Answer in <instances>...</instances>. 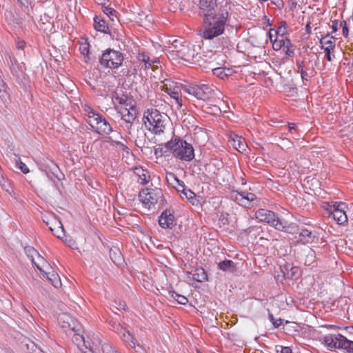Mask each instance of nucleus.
I'll return each mask as SVG.
<instances>
[{
  "instance_id": "obj_18",
  "label": "nucleus",
  "mask_w": 353,
  "mask_h": 353,
  "mask_svg": "<svg viewBox=\"0 0 353 353\" xmlns=\"http://www.w3.org/2000/svg\"><path fill=\"white\" fill-rule=\"evenodd\" d=\"M229 143L233 148L241 153L246 151L247 144L245 139L241 136L236 134H231Z\"/></svg>"
},
{
  "instance_id": "obj_43",
  "label": "nucleus",
  "mask_w": 353,
  "mask_h": 353,
  "mask_svg": "<svg viewBox=\"0 0 353 353\" xmlns=\"http://www.w3.org/2000/svg\"><path fill=\"white\" fill-rule=\"evenodd\" d=\"M103 353H121L119 351L115 350L110 345L105 343L101 347Z\"/></svg>"
},
{
  "instance_id": "obj_13",
  "label": "nucleus",
  "mask_w": 353,
  "mask_h": 353,
  "mask_svg": "<svg viewBox=\"0 0 353 353\" xmlns=\"http://www.w3.org/2000/svg\"><path fill=\"white\" fill-rule=\"evenodd\" d=\"M72 341L76 344L79 350V353H94V347L90 345L85 337L79 333H75L72 337Z\"/></svg>"
},
{
  "instance_id": "obj_28",
  "label": "nucleus",
  "mask_w": 353,
  "mask_h": 353,
  "mask_svg": "<svg viewBox=\"0 0 353 353\" xmlns=\"http://www.w3.org/2000/svg\"><path fill=\"white\" fill-rule=\"evenodd\" d=\"M42 274L46 275L49 282L55 288H59L61 283L59 275L52 271V272H46L42 270Z\"/></svg>"
},
{
  "instance_id": "obj_54",
  "label": "nucleus",
  "mask_w": 353,
  "mask_h": 353,
  "mask_svg": "<svg viewBox=\"0 0 353 353\" xmlns=\"http://www.w3.org/2000/svg\"><path fill=\"white\" fill-rule=\"evenodd\" d=\"M14 62H16V60L14 59V61L12 59H10V63H11V65H10V70H11V72L12 73L13 75H16V76H18V72L17 70H16L15 68V66H14Z\"/></svg>"
},
{
  "instance_id": "obj_26",
  "label": "nucleus",
  "mask_w": 353,
  "mask_h": 353,
  "mask_svg": "<svg viewBox=\"0 0 353 353\" xmlns=\"http://www.w3.org/2000/svg\"><path fill=\"white\" fill-rule=\"evenodd\" d=\"M335 42L336 39L333 36H330L329 33H327L325 37L321 38L319 41L321 46L332 49H335Z\"/></svg>"
},
{
  "instance_id": "obj_1",
  "label": "nucleus",
  "mask_w": 353,
  "mask_h": 353,
  "mask_svg": "<svg viewBox=\"0 0 353 353\" xmlns=\"http://www.w3.org/2000/svg\"><path fill=\"white\" fill-rule=\"evenodd\" d=\"M228 19L227 10H220L216 13L205 14L203 38L212 39L223 34Z\"/></svg>"
},
{
  "instance_id": "obj_2",
  "label": "nucleus",
  "mask_w": 353,
  "mask_h": 353,
  "mask_svg": "<svg viewBox=\"0 0 353 353\" xmlns=\"http://www.w3.org/2000/svg\"><path fill=\"white\" fill-rule=\"evenodd\" d=\"M165 148L172 156L183 161H190L194 158L193 146L180 137L172 138L165 144Z\"/></svg>"
},
{
  "instance_id": "obj_60",
  "label": "nucleus",
  "mask_w": 353,
  "mask_h": 353,
  "mask_svg": "<svg viewBox=\"0 0 353 353\" xmlns=\"http://www.w3.org/2000/svg\"><path fill=\"white\" fill-rule=\"evenodd\" d=\"M163 154V148H158L154 149V154L156 156L160 155L161 156Z\"/></svg>"
},
{
  "instance_id": "obj_16",
  "label": "nucleus",
  "mask_w": 353,
  "mask_h": 353,
  "mask_svg": "<svg viewBox=\"0 0 353 353\" xmlns=\"http://www.w3.org/2000/svg\"><path fill=\"white\" fill-rule=\"evenodd\" d=\"M159 223L163 228H172L175 225L174 216L171 210H165L159 217Z\"/></svg>"
},
{
  "instance_id": "obj_42",
  "label": "nucleus",
  "mask_w": 353,
  "mask_h": 353,
  "mask_svg": "<svg viewBox=\"0 0 353 353\" xmlns=\"http://www.w3.org/2000/svg\"><path fill=\"white\" fill-rule=\"evenodd\" d=\"M134 10L133 11L134 14H137V16L135 18L136 20L142 21L143 19V17H144V18L146 21H150V19H148V15L144 16V13L142 11H140V10L139 8L137 9L134 8Z\"/></svg>"
},
{
  "instance_id": "obj_31",
  "label": "nucleus",
  "mask_w": 353,
  "mask_h": 353,
  "mask_svg": "<svg viewBox=\"0 0 353 353\" xmlns=\"http://www.w3.org/2000/svg\"><path fill=\"white\" fill-rule=\"evenodd\" d=\"M110 256L112 261V262L116 265H119L123 261V257L120 251L115 249H110Z\"/></svg>"
},
{
  "instance_id": "obj_62",
  "label": "nucleus",
  "mask_w": 353,
  "mask_h": 353,
  "mask_svg": "<svg viewBox=\"0 0 353 353\" xmlns=\"http://www.w3.org/2000/svg\"><path fill=\"white\" fill-rule=\"evenodd\" d=\"M213 73H214V74L221 75V74L222 73L221 72V68H218L214 69L213 70Z\"/></svg>"
},
{
  "instance_id": "obj_35",
  "label": "nucleus",
  "mask_w": 353,
  "mask_h": 353,
  "mask_svg": "<svg viewBox=\"0 0 353 353\" xmlns=\"http://www.w3.org/2000/svg\"><path fill=\"white\" fill-rule=\"evenodd\" d=\"M312 236V231L307 229H302L299 233L300 241L303 243H309Z\"/></svg>"
},
{
  "instance_id": "obj_9",
  "label": "nucleus",
  "mask_w": 353,
  "mask_h": 353,
  "mask_svg": "<svg viewBox=\"0 0 353 353\" xmlns=\"http://www.w3.org/2000/svg\"><path fill=\"white\" fill-rule=\"evenodd\" d=\"M185 90L196 99L203 101L209 99L214 92V90L206 84H192L186 86Z\"/></svg>"
},
{
  "instance_id": "obj_37",
  "label": "nucleus",
  "mask_w": 353,
  "mask_h": 353,
  "mask_svg": "<svg viewBox=\"0 0 353 353\" xmlns=\"http://www.w3.org/2000/svg\"><path fill=\"white\" fill-rule=\"evenodd\" d=\"M192 277L194 280L198 282H203L208 280V275L203 269L197 270V271L193 274Z\"/></svg>"
},
{
  "instance_id": "obj_44",
  "label": "nucleus",
  "mask_w": 353,
  "mask_h": 353,
  "mask_svg": "<svg viewBox=\"0 0 353 353\" xmlns=\"http://www.w3.org/2000/svg\"><path fill=\"white\" fill-rule=\"evenodd\" d=\"M27 349L31 350L30 353H45L42 351L39 347L35 345L34 343H31L30 344H27Z\"/></svg>"
},
{
  "instance_id": "obj_52",
  "label": "nucleus",
  "mask_w": 353,
  "mask_h": 353,
  "mask_svg": "<svg viewBox=\"0 0 353 353\" xmlns=\"http://www.w3.org/2000/svg\"><path fill=\"white\" fill-rule=\"evenodd\" d=\"M18 2L24 8H28L32 3V0H17Z\"/></svg>"
},
{
  "instance_id": "obj_25",
  "label": "nucleus",
  "mask_w": 353,
  "mask_h": 353,
  "mask_svg": "<svg viewBox=\"0 0 353 353\" xmlns=\"http://www.w3.org/2000/svg\"><path fill=\"white\" fill-rule=\"evenodd\" d=\"M94 26L96 30L103 33H108L109 30L107 22L104 19H100L99 17H94Z\"/></svg>"
},
{
  "instance_id": "obj_32",
  "label": "nucleus",
  "mask_w": 353,
  "mask_h": 353,
  "mask_svg": "<svg viewBox=\"0 0 353 353\" xmlns=\"http://www.w3.org/2000/svg\"><path fill=\"white\" fill-rule=\"evenodd\" d=\"M304 263L305 265L307 266L314 265V263H316V255L315 252L313 250H308L307 254H305Z\"/></svg>"
},
{
  "instance_id": "obj_39",
  "label": "nucleus",
  "mask_w": 353,
  "mask_h": 353,
  "mask_svg": "<svg viewBox=\"0 0 353 353\" xmlns=\"http://www.w3.org/2000/svg\"><path fill=\"white\" fill-rule=\"evenodd\" d=\"M103 11L112 21H114V18H117V12L111 7L105 6L103 8Z\"/></svg>"
},
{
  "instance_id": "obj_14",
  "label": "nucleus",
  "mask_w": 353,
  "mask_h": 353,
  "mask_svg": "<svg viewBox=\"0 0 353 353\" xmlns=\"http://www.w3.org/2000/svg\"><path fill=\"white\" fill-rule=\"evenodd\" d=\"M116 332L120 335L128 350H130L132 347H134V345L138 341L129 330H127L120 325H118L116 327Z\"/></svg>"
},
{
  "instance_id": "obj_3",
  "label": "nucleus",
  "mask_w": 353,
  "mask_h": 353,
  "mask_svg": "<svg viewBox=\"0 0 353 353\" xmlns=\"http://www.w3.org/2000/svg\"><path fill=\"white\" fill-rule=\"evenodd\" d=\"M143 120L146 128L155 134L163 133L168 122L166 114L154 108L144 112Z\"/></svg>"
},
{
  "instance_id": "obj_64",
  "label": "nucleus",
  "mask_w": 353,
  "mask_h": 353,
  "mask_svg": "<svg viewBox=\"0 0 353 353\" xmlns=\"http://www.w3.org/2000/svg\"><path fill=\"white\" fill-rule=\"evenodd\" d=\"M21 23V20L19 18V19H14L13 21H12V24L13 25H20Z\"/></svg>"
},
{
  "instance_id": "obj_34",
  "label": "nucleus",
  "mask_w": 353,
  "mask_h": 353,
  "mask_svg": "<svg viewBox=\"0 0 353 353\" xmlns=\"http://www.w3.org/2000/svg\"><path fill=\"white\" fill-rule=\"evenodd\" d=\"M182 199H187L191 203L194 204L196 194L190 189L186 188L184 192L180 196Z\"/></svg>"
},
{
  "instance_id": "obj_38",
  "label": "nucleus",
  "mask_w": 353,
  "mask_h": 353,
  "mask_svg": "<svg viewBox=\"0 0 353 353\" xmlns=\"http://www.w3.org/2000/svg\"><path fill=\"white\" fill-rule=\"evenodd\" d=\"M79 50L81 51V53L83 56V61L85 63H88L90 58H89V45L88 43H83L80 46Z\"/></svg>"
},
{
  "instance_id": "obj_33",
  "label": "nucleus",
  "mask_w": 353,
  "mask_h": 353,
  "mask_svg": "<svg viewBox=\"0 0 353 353\" xmlns=\"http://www.w3.org/2000/svg\"><path fill=\"white\" fill-rule=\"evenodd\" d=\"M170 176L171 179H173L174 182H176L178 185L177 187H176L177 192L179 193V195L181 196L185 191V190L187 188L183 181L179 180L176 176L173 173H170Z\"/></svg>"
},
{
  "instance_id": "obj_29",
  "label": "nucleus",
  "mask_w": 353,
  "mask_h": 353,
  "mask_svg": "<svg viewBox=\"0 0 353 353\" xmlns=\"http://www.w3.org/2000/svg\"><path fill=\"white\" fill-rule=\"evenodd\" d=\"M137 59L140 63H143L145 70L149 68L157 62L154 59H151L150 57L144 52L139 53L137 56Z\"/></svg>"
},
{
  "instance_id": "obj_53",
  "label": "nucleus",
  "mask_w": 353,
  "mask_h": 353,
  "mask_svg": "<svg viewBox=\"0 0 353 353\" xmlns=\"http://www.w3.org/2000/svg\"><path fill=\"white\" fill-rule=\"evenodd\" d=\"M176 301L179 304L185 305L188 303V300L185 296L180 294L179 296H178Z\"/></svg>"
},
{
  "instance_id": "obj_50",
  "label": "nucleus",
  "mask_w": 353,
  "mask_h": 353,
  "mask_svg": "<svg viewBox=\"0 0 353 353\" xmlns=\"http://www.w3.org/2000/svg\"><path fill=\"white\" fill-rule=\"evenodd\" d=\"M51 163H52V166H50V165H48V166H49L50 170L52 171V174L54 175L59 180L60 179L58 177L57 175H56V172L57 170H59V168L53 161H51Z\"/></svg>"
},
{
  "instance_id": "obj_20",
  "label": "nucleus",
  "mask_w": 353,
  "mask_h": 353,
  "mask_svg": "<svg viewBox=\"0 0 353 353\" xmlns=\"http://www.w3.org/2000/svg\"><path fill=\"white\" fill-rule=\"evenodd\" d=\"M134 174L137 177V182L141 185L148 183L151 179L149 171L142 167H136L134 169Z\"/></svg>"
},
{
  "instance_id": "obj_4",
  "label": "nucleus",
  "mask_w": 353,
  "mask_h": 353,
  "mask_svg": "<svg viewBox=\"0 0 353 353\" xmlns=\"http://www.w3.org/2000/svg\"><path fill=\"white\" fill-rule=\"evenodd\" d=\"M255 216L261 222H265L279 231L292 233L295 231V227L288 226V223L283 219H281L275 212L267 209H259L255 212Z\"/></svg>"
},
{
  "instance_id": "obj_15",
  "label": "nucleus",
  "mask_w": 353,
  "mask_h": 353,
  "mask_svg": "<svg viewBox=\"0 0 353 353\" xmlns=\"http://www.w3.org/2000/svg\"><path fill=\"white\" fill-rule=\"evenodd\" d=\"M59 325L64 329H69L72 332H77V324L76 321L68 313L59 314L57 317Z\"/></svg>"
},
{
  "instance_id": "obj_63",
  "label": "nucleus",
  "mask_w": 353,
  "mask_h": 353,
  "mask_svg": "<svg viewBox=\"0 0 353 353\" xmlns=\"http://www.w3.org/2000/svg\"><path fill=\"white\" fill-rule=\"evenodd\" d=\"M305 32L307 34H310L312 33V30L310 23H307L305 26Z\"/></svg>"
},
{
  "instance_id": "obj_46",
  "label": "nucleus",
  "mask_w": 353,
  "mask_h": 353,
  "mask_svg": "<svg viewBox=\"0 0 353 353\" xmlns=\"http://www.w3.org/2000/svg\"><path fill=\"white\" fill-rule=\"evenodd\" d=\"M321 48L324 50L325 52V57L328 61H332V57L334 58V56H332L331 53L334 51V49L324 48V46H321Z\"/></svg>"
},
{
  "instance_id": "obj_47",
  "label": "nucleus",
  "mask_w": 353,
  "mask_h": 353,
  "mask_svg": "<svg viewBox=\"0 0 353 353\" xmlns=\"http://www.w3.org/2000/svg\"><path fill=\"white\" fill-rule=\"evenodd\" d=\"M207 111L209 113L216 114L221 112V108L216 105H213L207 108Z\"/></svg>"
},
{
  "instance_id": "obj_17",
  "label": "nucleus",
  "mask_w": 353,
  "mask_h": 353,
  "mask_svg": "<svg viewBox=\"0 0 353 353\" xmlns=\"http://www.w3.org/2000/svg\"><path fill=\"white\" fill-rule=\"evenodd\" d=\"M48 226L54 236L59 239L63 238L65 231L60 220L57 219L54 216H52L50 218V225Z\"/></svg>"
},
{
  "instance_id": "obj_11",
  "label": "nucleus",
  "mask_w": 353,
  "mask_h": 353,
  "mask_svg": "<svg viewBox=\"0 0 353 353\" xmlns=\"http://www.w3.org/2000/svg\"><path fill=\"white\" fill-rule=\"evenodd\" d=\"M159 89L168 93L174 99L176 103L181 107L182 105V99L180 97L179 88L176 83L169 79H165L159 85Z\"/></svg>"
},
{
  "instance_id": "obj_22",
  "label": "nucleus",
  "mask_w": 353,
  "mask_h": 353,
  "mask_svg": "<svg viewBox=\"0 0 353 353\" xmlns=\"http://www.w3.org/2000/svg\"><path fill=\"white\" fill-rule=\"evenodd\" d=\"M340 336H341V334H327L325 336L323 342L330 350L339 348V341H341Z\"/></svg>"
},
{
  "instance_id": "obj_30",
  "label": "nucleus",
  "mask_w": 353,
  "mask_h": 353,
  "mask_svg": "<svg viewBox=\"0 0 353 353\" xmlns=\"http://www.w3.org/2000/svg\"><path fill=\"white\" fill-rule=\"evenodd\" d=\"M282 47L285 49V54L288 57H292L294 55L293 46L290 39L285 38L282 44L278 45V48H281Z\"/></svg>"
},
{
  "instance_id": "obj_51",
  "label": "nucleus",
  "mask_w": 353,
  "mask_h": 353,
  "mask_svg": "<svg viewBox=\"0 0 353 353\" xmlns=\"http://www.w3.org/2000/svg\"><path fill=\"white\" fill-rule=\"evenodd\" d=\"M341 26H342V33L345 37L348 36V28L347 26V23L345 21H343L341 23Z\"/></svg>"
},
{
  "instance_id": "obj_10",
  "label": "nucleus",
  "mask_w": 353,
  "mask_h": 353,
  "mask_svg": "<svg viewBox=\"0 0 353 353\" xmlns=\"http://www.w3.org/2000/svg\"><path fill=\"white\" fill-rule=\"evenodd\" d=\"M162 193L159 189H144L139 193L140 201L148 208L158 202Z\"/></svg>"
},
{
  "instance_id": "obj_5",
  "label": "nucleus",
  "mask_w": 353,
  "mask_h": 353,
  "mask_svg": "<svg viewBox=\"0 0 353 353\" xmlns=\"http://www.w3.org/2000/svg\"><path fill=\"white\" fill-rule=\"evenodd\" d=\"M124 60L123 54L119 50L111 48L105 50L101 54L99 62L105 68L117 69L122 65Z\"/></svg>"
},
{
  "instance_id": "obj_55",
  "label": "nucleus",
  "mask_w": 353,
  "mask_h": 353,
  "mask_svg": "<svg viewBox=\"0 0 353 353\" xmlns=\"http://www.w3.org/2000/svg\"><path fill=\"white\" fill-rule=\"evenodd\" d=\"M26 46L24 41H18L17 42V48L19 50H23Z\"/></svg>"
},
{
  "instance_id": "obj_36",
  "label": "nucleus",
  "mask_w": 353,
  "mask_h": 353,
  "mask_svg": "<svg viewBox=\"0 0 353 353\" xmlns=\"http://www.w3.org/2000/svg\"><path fill=\"white\" fill-rule=\"evenodd\" d=\"M297 72L300 73L303 80L309 81L310 76L307 71L304 69L303 61H297L296 63Z\"/></svg>"
},
{
  "instance_id": "obj_24",
  "label": "nucleus",
  "mask_w": 353,
  "mask_h": 353,
  "mask_svg": "<svg viewBox=\"0 0 353 353\" xmlns=\"http://www.w3.org/2000/svg\"><path fill=\"white\" fill-rule=\"evenodd\" d=\"M218 268L224 271L230 273H234L236 271V268L234 263L231 260H225L221 261L218 264Z\"/></svg>"
},
{
  "instance_id": "obj_8",
  "label": "nucleus",
  "mask_w": 353,
  "mask_h": 353,
  "mask_svg": "<svg viewBox=\"0 0 353 353\" xmlns=\"http://www.w3.org/2000/svg\"><path fill=\"white\" fill-rule=\"evenodd\" d=\"M230 198L239 205L245 208L258 205L260 203V199L254 193L248 192L233 191L230 194Z\"/></svg>"
},
{
  "instance_id": "obj_49",
  "label": "nucleus",
  "mask_w": 353,
  "mask_h": 353,
  "mask_svg": "<svg viewBox=\"0 0 353 353\" xmlns=\"http://www.w3.org/2000/svg\"><path fill=\"white\" fill-rule=\"evenodd\" d=\"M18 168L24 174H27L30 172L28 166L22 161H19L18 163Z\"/></svg>"
},
{
  "instance_id": "obj_40",
  "label": "nucleus",
  "mask_w": 353,
  "mask_h": 353,
  "mask_svg": "<svg viewBox=\"0 0 353 353\" xmlns=\"http://www.w3.org/2000/svg\"><path fill=\"white\" fill-rule=\"evenodd\" d=\"M112 145L119 151L122 150L125 151L127 153H129L130 149L129 148L125 145L124 143L120 142V141H112Z\"/></svg>"
},
{
  "instance_id": "obj_19",
  "label": "nucleus",
  "mask_w": 353,
  "mask_h": 353,
  "mask_svg": "<svg viewBox=\"0 0 353 353\" xmlns=\"http://www.w3.org/2000/svg\"><path fill=\"white\" fill-rule=\"evenodd\" d=\"M344 203L338 204L336 207L334 206V208L332 212V215L333 219L336 221V223L339 225H342L347 222V217L345 212L343 210Z\"/></svg>"
},
{
  "instance_id": "obj_57",
  "label": "nucleus",
  "mask_w": 353,
  "mask_h": 353,
  "mask_svg": "<svg viewBox=\"0 0 353 353\" xmlns=\"http://www.w3.org/2000/svg\"><path fill=\"white\" fill-rule=\"evenodd\" d=\"M168 294L172 299H173L176 301L178 299V296H179V295H180L179 294L176 293L174 291H169Z\"/></svg>"
},
{
  "instance_id": "obj_61",
  "label": "nucleus",
  "mask_w": 353,
  "mask_h": 353,
  "mask_svg": "<svg viewBox=\"0 0 353 353\" xmlns=\"http://www.w3.org/2000/svg\"><path fill=\"white\" fill-rule=\"evenodd\" d=\"M116 100L120 103V104H123L125 103V99H124L123 97H116Z\"/></svg>"
},
{
  "instance_id": "obj_7",
  "label": "nucleus",
  "mask_w": 353,
  "mask_h": 353,
  "mask_svg": "<svg viewBox=\"0 0 353 353\" xmlns=\"http://www.w3.org/2000/svg\"><path fill=\"white\" fill-rule=\"evenodd\" d=\"M89 124L92 128L100 134H110L112 128L108 121L100 114L91 110L88 114Z\"/></svg>"
},
{
  "instance_id": "obj_59",
  "label": "nucleus",
  "mask_w": 353,
  "mask_h": 353,
  "mask_svg": "<svg viewBox=\"0 0 353 353\" xmlns=\"http://www.w3.org/2000/svg\"><path fill=\"white\" fill-rule=\"evenodd\" d=\"M271 3L279 8L283 5V2L281 0H271Z\"/></svg>"
},
{
  "instance_id": "obj_45",
  "label": "nucleus",
  "mask_w": 353,
  "mask_h": 353,
  "mask_svg": "<svg viewBox=\"0 0 353 353\" xmlns=\"http://www.w3.org/2000/svg\"><path fill=\"white\" fill-rule=\"evenodd\" d=\"M282 29H283V27L281 26L278 28L277 30L272 29V28H271L269 30L268 34H269V37H270L271 42L274 41V39H273V37H276V36L282 31Z\"/></svg>"
},
{
  "instance_id": "obj_56",
  "label": "nucleus",
  "mask_w": 353,
  "mask_h": 353,
  "mask_svg": "<svg viewBox=\"0 0 353 353\" xmlns=\"http://www.w3.org/2000/svg\"><path fill=\"white\" fill-rule=\"evenodd\" d=\"M283 323V320L281 319H279L273 321L272 324L274 327H279Z\"/></svg>"
},
{
  "instance_id": "obj_27",
  "label": "nucleus",
  "mask_w": 353,
  "mask_h": 353,
  "mask_svg": "<svg viewBox=\"0 0 353 353\" xmlns=\"http://www.w3.org/2000/svg\"><path fill=\"white\" fill-rule=\"evenodd\" d=\"M339 339H341V341H339L338 349H343L349 353H353V341L348 340L343 335Z\"/></svg>"
},
{
  "instance_id": "obj_6",
  "label": "nucleus",
  "mask_w": 353,
  "mask_h": 353,
  "mask_svg": "<svg viewBox=\"0 0 353 353\" xmlns=\"http://www.w3.org/2000/svg\"><path fill=\"white\" fill-rule=\"evenodd\" d=\"M169 48L170 52L175 53L176 57L185 61H191L196 58L194 46L187 42L174 40Z\"/></svg>"
},
{
  "instance_id": "obj_48",
  "label": "nucleus",
  "mask_w": 353,
  "mask_h": 353,
  "mask_svg": "<svg viewBox=\"0 0 353 353\" xmlns=\"http://www.w3.org/2000/svg\"><path fill=\"white\" fill-rule=\"evenodd\" d=\"M276 350L277 352L281 353H292V350L290 347H284L282 345H276Z\"/></svg>"
},
{
  "instance_id": "obj_21",
  "label": "nucleus",
  "mask_w": 353,
  "mask_h": 353,
  "mask_svg": "<svg viewBox=\"0 0 353 353\" xmlns=\"http://www.w3.org/2000/svg\"><path fill=\"white\" fill-rule=\"evenodd\" d=\"M199 7L203 17L205 14L216 13V0H200Z\"/></svg>"
},
{
  "instance_id": "obj_12",
  "label": "nucleus",
  "mask_w": 353,
  "mask_h": 353,
  "mask_svg": "<svg viewBox=\"0 0 353 353\" xmlns=\"http://www.w3.org/2000/svg\"><path fill=\"white\" fill-rule=\"evenodd\" d=\"M24 251L26 255L31 259L32 263L35 265L40 272H42V267H44L45 265L50 266L49 263L33 247H26L24 248Z\"/></svg>"
},
{
  "instance_id": "obj_23",
  "label": "nucleus",
  "mask_w": 353,
  "mask_h": 353,
  "mask_svg": "<svg viewBox=\"0 0 353 353\" xmlns=\"http://www.w3.org/2000/svg\"><path fill=\"white\" fill-rule=\"evenodd\" d=\"M120 113L121 114L122 119L128 124L126 128L128 130L130 129L132 124L136 119L135 110L132 109L130 111V110L125 108L124 110H121Z\"/></svg>"
},
{
  "instance_id": "obj_58",
  "label": "nucleus",
  "mask_w": 353,
  "mask_h": 353,
  "mask_svg": "<svg viewBox=\"0 0 353 353\" xmlns=\"http://www.w3.org/2000/svg\"><path fill=\"white\" fill-rule=\"evenodd\" d=\"M331 28L333 32H336L338 30V21L336 20L332 21Z\"/></svg>"
},
{
  "instance_id": "obj_41",
  "label": "nucleus",
  "mask_w": 353,
  "mask_h": 353,
  "mask_svg": "<svg viewBox=\"0 0 353 353\" xmlns=\"http://www.w3.org/2000/svg\"><path fill=\"white\" fill-rule=\"evenodd\" d=\"M130 353H148L146 349L143 345H141L139 343H137L134 345V347H132L130 350H129Z\"/></svg>"
}]
</instances>
